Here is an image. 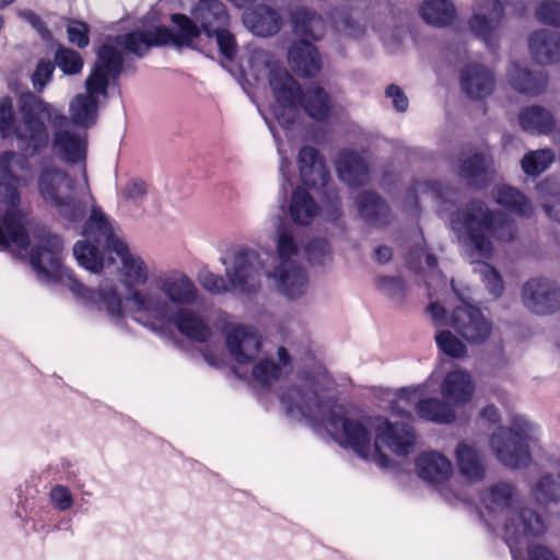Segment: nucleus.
<instances>
[{"label":"nucleus","mask_w":560,"mask_h":560,"mask_svg":"<svg viewBox=\"0 0 560 560\" xmlns=\"http://www.w3.org/2000/svg\"><path fill=\"white\" fill-rule=\"evenodd\" d=\"M415 467L417 475L422 480L434 486L443 485L453 475V464L451 459L438 451L420 453L416 459Z\"/></svg>","instance_id":"obj_22"},{"label":"nucleus","mask_w":560,"mask_h":560,"mask_svg":"<svg viewBox=\"0 0 560 560\" xmlns=\"http://www.w3.org/2000/svg\"><path fill=\"white\" fill-rule=\"evenodd\" d=\"M277 258L273 268L267 272L276 290L290 300L302 298L308 290V277L299 261L300 246L294 229L281 224L276 232Z\"/></svg>","instance_id":"obj_11"},{"label":"nucleus","mask_w":560,"mask_h":560,"mask_svg":"<svg viewBox=\"0 0 560 560\" xmlns=\"http://www.w3.org/2000/svg\"><path fill=\"white\" fill-rule=\"evenodd\" d=\"M332 380L318 365L311 374L299 375L296 383L283 390L279 399L288 415L325 430L341 446L381 467L389 465L383 448L398 456L413 451L416 434L411 425L382 416L352 418L343 406L332 400Z\"/></svg>","instance_id":"obj_2"},{"label":"nucleus","mask_w":560,"mask_h":560,"mask_svg":"<svg viewBox=\"0 0 560 560\" xmlns=\"http://www.w3.org/2000/svg\"><path fill=\"white\" fill-rule=\"evenodd\" d=\"M203 357H205V360H206L210 365L217 366V365L219 364V361H220L219 359L213 358V357H211V355H210V354H208V353H205V354H203Z\"/></svg>","instance_id":"obj_62"},{"label":"nucleus","mask_w":560,"mask_h":560,"mask_svg":"<svg viewBox=\"0 0 560 560\" xmlns=\"http://www.w3.org/2000/svg\"><path fill=\"white\" fill-rule=\"evenodd\" d=\"M522 302L536 314H552L560 308V287L547 278H532L522 288Z\"/></svg>","instance_id":"obj_20"},{"label":"nucleus","mask_w":560,"mask_h":560,"mask_svg":"<svg viewBox=\"0 0 560 560\" xmlns=\"http://www.w3.org/2000/svg\"><path fill=\"white\" fill-rule=\"evenodd\" d=\"M539 200L546 214L560 223V190L556 191L550 182H542L537 186Z\"/></svg>","instance_id":"obj_43"},{"label":"nucleus","mask_w":560,"mask_h":560,"mask_svg":"<svg viewBox=\"0 0 560 560\" xmlns=\"http://www.w3.org/2000/svg\"><path fill=\"white\" fill-rule=\"evenodd\" d=\"M173 28L153 26L147 31H135L115 38V43L126 50L142 56L151 46L173 45L177 48H199L201 31L196 23L184 14H173Z\"/></svg>","instance_id":"obj_14"},{"label":"nucleus","mask_w":560,"mask_h":560,"mask_svg":"<svg viewBox=\"0 0 560 560\" xmlns=\"http://www.w3.org/2000/svg\"><path fill=\"white\" fill-rule=\"evenodd\" d=\"M377 285L383 293L393 300H400L405 292L402 280L396 277H381L377 280Z\"/></svg>","instance_id":"obj_55"},{"label":"nucleus","mask_w":560,"mask_h":560,"mask_svg":"<svg viewBox=\"0 0 560 560\" xmlns=\"http://www.w3.org/2000/svg\"><path fill=\"white\" fill-rule=\"evenodd\" d=\"M150 199L154 200V195L142 179H130L118 189V206L125 210L141 208L143 211H152L145 206Z\"/></svg>","instance_id":"obj_32"},{"label":"nucleus","mask_w":560,"mask_h":560,"mask_svg":"<svg viewBox=\"0 0 560 560\" xmlns=\"http://www.w3.org/2000/svg\"><path fill=\"white\" fill-rule=\"evenodd\" d=\"M3 25H4V21L2 18H0V30L3 27Z\"/></svg>","instance_id":"obj_64"},{"label":"nucleus","mask_w":560,"mask_h":560,"mask_svg":"<svg viewBox=\"0 0 560 560\" xmlns=\"http://www.w3.org/2000/svg\"><path fill=\"white\" fill-rule=\"evenodd\" d=\"M424 394L422 386L401 388L392 401L394 415L410 419L412 411L417 412V405Z\"/></svg>","instance_id":"obj_41"},{"label":"nucleus","mask_w":560,"mask_h":560,"mask_svg":"<svg viewBox=\"0 0 560 560\" xmlns=\"http://www.w3.org/2000/svg\"><path fill=\"white\" fill-rule=\"evenodd\" d=\"M535 16L538 21L560 27V0H542L535 8Z\"/></svg>","instance_id":"obj_47"},{"label":"nucleus","mask_w":560,"mask_h":560,"mask_svg":"<svg viewBox=\"0 0 560 560\" xmlns=\"http://www.w3.org/2000/svg\"><path fill=\"white\" fill-rule=\"evenodd\" d=\"M305 252L312 264L326 265L330 261V248L328 243L323 238H316L310 242Z\"/></svg>","instance_id":"obj_50"},{"label":"nucleus","mask_w":560,"mask_h":560,"mask_svg":"<svg viewBox=\"0 0 560 560\" xmlns=\"http://www.w3.org/2000/svg\"><path fill=\"white\" fill-rule=\"evenodd\" d=\"M435 341L440 350L448 357L462 358L466 355V346L450 330L438 331Z\"/></svg>","instance_id":"obj_45"},{"label":"nucleus","mask_w":560,"mask_h":560,"mask_svg":"<svg viewBox=\"0 0 560 560\" xmlns=\"http://www.w3.org/2000/svg\"><path fill=\"white\" fill-rule=\"evenodd\" d=\"M261 115L266 121V124L268 125L269 127V130L271 131V133L273 135V138L276 140V143H277V150H278V153L280 155V167H279V171H280V174L283 178V184H282V189H285L284 187V182H289V177H288V168L290 166V161L288 160L287 158V150L284 148V143L283 141L280 139L270 117L268 116L267 113L265 112H261Z\"/></svg>","instance_id":"obj_51"},{"label":"nucleus","mask_w":560,"mask_h":560,"mask_svg":"<svg viewBox=\"0 0 560 560\" xmlns=\"http://www.w3.org/2000/svg\"><path fill=\"white\" fill-rule=\"evenodd\" d=\"M226 348L236 363V373L242 375L238 370L252 365L250 380L262 387L270 386L292 371L291 357L283 347L277 351L278 362L273 358L258 359L261 338L250 326L231 327L226 332Z\"/></svg>","instance_id":"obj_9"},{"label":"nucleus","mask_w":560,"mask_h":560,"mask_svg":"<svg viewBox=\"0 0 560 560\" xmlns=\"http://www.w3.org/2000/svg\"><path fill=\"white\" fill-rule=\"evenodd\" d=\"M448 189L443 188L436 183L421 182L408 192V200L410 201L409 210H416L419 201L433 200L446 201L448 200Z\"/></svg>","instance_id":"obj_42"},{"label":"nucleus","mask_w":560,"mask_h":560,"mask_svg":"<svg viewBox=\"0 0 560 560\" xmlns=\"http://www.w3.org/2000/svg\"><path fill=\"white\" fill-rule=\"evenodd\" d=\"M20 112L21 121L15 135L19 148L23 152L35 154L47 148L49 132L45 119H49L52 126L51 149L55 155L69 164L85 161L86 132L75 130L67 116L32 94L22 97Z\"/></svg>","instance_id":"obj_6"},{"label":"nucleus","mask_w":560,"mask_h":560,"mask_svg":"<svg viewBox=\"0 0 560 560\" xmlns=\"http://www.w3.org/2000/svg\"><path fill=\"white\" fill-rule=\"evenodd\" d=\"M422 260L430 272L435 271L438 265L436 258L432 254H429L423 246H419L410 253L408 264L413 269H423Z\"/></svg>","instance_id":"obj_53"},{"label":"nucleus","mask_w":560,"mask_h":560,"mask_svg":"<svg viewBox=\"0 0 560 560\" xmlns=\"http://www.w3.org/2000/svg\"><path fill=\"white\" fill-rule=\"evenodd\" d=\"M21 121V119L19 120ZM14 112L12 101L10 98L0 100V135L3 138H8L11 135H15V129L20 122L13 126Z\"/></svg>","instance_id":"obj_48"},{"label":"nucleus","mask_w":560,"mask_h":560,"mask_svg":"<svg viewBox=\"0 0 560 560\" xmlns=\"http://www.w3.org/2000/svg\"><path fill=\"white\" fill-rule=\"evenodd\" d=\"M98 60L86 79V94H78L69 105L71 121L75 126L89 128L97 117V96L105 95L109 80L121 71L122 57L113 43H105L98 50Z\"/></svg>","instance_id":"obj_10"},{"label":"nucleus","mask_w":560,"mask_h":560,"mask_svg":"<svg viewBox=\"0 0 560 560\" xmlns=\"http://www.w3.org/2000/svg\"><path fill=\"white\" fill-rule=\"evenodd\" d=\"M230 285L241 291L258 287L264 262L259 254L249 248H240L229 258L222 259Z\"/></svg>","instance_id":"obj_19"},{"label":"nucleus","mask_w":560,"mask_h":560,"mask_svg":"<svg viewBox=\"0 0 560 560\" xmlns=\"http://www.w3.org/2000/svg\"><path fill=\"white\" fill-rule=\"evenodd\" d=\"M493 199L497 203L509 209L518 215H529L533 212V206L529 200L518 190L510 186H498L493 190Z\"/></svg>","instance_id":"obj_37"},{"label":"nucleus","mask_w":560,"mask_h":560,"mask_svg":"<svg viewBox=\"0 0 560 560\" xmlns=\"http://www.w3.org/2000/svg\"><path fill=\"white\" fill-rule=\"evenodd\" d=\"M243 21L246 27L258 36L273 35L281 26L279 13L267 5H258L245 12Z\"/></svg>","instance_id":"obj_31"},{"label":"nucleus","mask_w":560,"mask_h":560,"mask_svg":"<svg viewBox=\"0 0 560 560\" xmlns=\"http://www.w3.org/2000/svg\"><path fill=\"white\" fill-rule=\"evenodd\" d=\"M419 14L425 23L443 27L454 21L456 10L450 0H423L419 7Z\"/></svg>","instance_id":"obj_34"},{"label":"nucleus","mask_w":560,"mask_h":560,"mask_svg":"<svg viewBox=\"0 0 560 560\" xmlns=\"http://www.w3.org/2000/svg\"><path fill=\"white\" fill-rule=\"evenodd\" d=\"M456 464L460 476L469 482H479L486 476V465L480 452L467 441H460L455 448Z\"/></svg>","instance_id":"obj_26"},{"label":"nucleus","mask_w":560,"mask_h":560,"mask_svg":"<svg viewBox=\"0 0 560 560\" xmlns=\"http://www.w3.org/2000/svg\"><path fill=\"white\" fill-rule=\"evenodd\" d=\"M36 188L43 202L61 220L69 223L86 218L82 235L90 238L94 229L106 218L93 197L85 170L82 184L52 162H43L36 173Z\"/></svg>","instance_id":"obj_7"},{"label":"nucleus","mask_w":560,"mask_h":560,"mask_svg":"<svg viewBox=\"0 0 560 560\" xmlns=\"http://www.w3.org/2000/svg\"><path fill=\"white\" fill-rule=\"evenodd\" d=\"M205 16L206 20L209 22L211 30L207 31L206 27L200 22H197L196 20L195 22L200 24L206 37L210 40H213L217 44L222 56L231 60L235 55L236 44L233 35L225 30V26L228 25L229 22V15L226 14V19L222 23H219L217 21L214 22L213 15L210 12L206 11Z\"/></svg>","instance_id":"obj_35"},{"label":"nucleus","mask_w":560,"mask_h":560,"mask_svg":"<svg viewBox=\"0 0 560 560\" xmlns=\"http://www.w3.org/2000/svg\"><path fill=\"white\" fill-rule=\"evenodd\" d=\"M319 212L320 208L305 188L293 189L288 200L287 213L294 224L308 225Z\"/></svg>","instance_id":"obj_29"},{"label":"nucleus","mask_w":560,"mask_h":560,"mask_svg":"<svg viewBox=\"0 0 560 560\" xmlns=\"http://www.w3.org/2000/svg\"><path fill=\"white\" fill-rule=\"evenodd\" d=\"M21 16L27 21L34 28L37 30V32L39 34H42V36H45V34L47 33V30L44 25V23L42 22L40 18L33 11L31 10H24L21 12Z\"/></svg>","instance_id":"obj_58"},{"label":"nucleus","mask_w":560,"mask_h":560,"mask_svg":"<svg viewBox=\"0 0 560 560\" xmlns=\"http://www.w3.org/2000/svg\"><path fill=\"white\" fill-rule=\"evenodd\" d=\"M538 438L539 428L517 416L510 428L500 427L490 436L489 444L499 462L511 468H520L529 463L530 448Z\"/></svg>","instance_id":"obj_15"},{"label":"nucleus","mask_w":560,"mask_h":560,"mask_svg":"<svg viewBox=\"0 0 560 560\" xmlns=\"http://www.w3.org/2000/svg\"><path fill=\"white\" fill-rule=\"evenodd\" d=\"M452 288L460 304L454 307L450 319H447L444 307L436 302H431L428 307L431 319L438 326L450 324L470 345L486 343L494 331L492 319L482 310L468 302L470 296L460 291L454 280Z\"/></svg>","instance_id":"obj_13"},{"label":"nucleus","mask_w":560,"mask_h":560,"mask_svg":"<svg viewBox=\"0 0 560 560\" xmlns=\"http://www.w3.org/2000/svg\"><path fill=\"white\" fill-rule=\"evenodd\" d=\"M116 255L121 261V275L128 294L135 285H142L149 280V268L143 259L132 253L128 245L115 234L106 217L95 229L90 238L84 237L73 246V256L84 269L97 273L114 264Z\"/></svg>","instance_id":"obj_8"},{"label":"nucleus","mask_w":560,"mask_h":560,"mask_svg":"<svg viewBox=\"0 0 560 560\" xmlns=\"http://www.w3.org/2000/svg\"><path fill=\"white\" fill-rule=\"evenodd\" d=\"M229 1L237 8H243V7L254 2L255 0H229Z\"/></svg>","instance_id":"obj_61"},{"label":"nucleus","mask_w":560,"mask_h":560,"mask_svg":"<svg viewBox=\"0 0 560 560\" xmlns=\"http://www.w3.org/2000/svg\"><path fill=\"white\" fill-rule=\"evenodd\" d=\"M462 91L472 100L489 96L495 88L493 72L480 62H469L459 72Z\"/></svg>","instance_id":"obj_21"},{"label":"nucleus","mask_w":560,"mask_h":560,"mask_svg":"<svg viewBox=\"0 0 560 560\" xmlns=\"http://www.w3.org/2000/svg\"><path fill=\"white\" fill-rule=\"evenodd\" d=\"M392 249L387 246H378L375 249V258L382 264L387 262L392 258Z\"/></svg>","instance_id":"obj_60"},{"label":"nucleus","mask_w":560,"mask_h":560,"mask_svg":"<svg viewBox=\"0 0 560 560\" xmlns=\"http://www.w3.org/2000/svg\"><path fill=\"white\" fill-rule=\"evenodd\" d=\"M504 16L505 10L501 0H474L467 28L488 49L495 50L500 44Z\"/></svg>","instance_id":"obj_17"},{"label":"nucleus","mask_w":560,"mask_h":560,"mask_svg":"<svg viewBox=\"0 0 560 560\" xmlns=\"http://www.w3.org/2000/svg\"><path fill=\"white\" fill-rule=\"evenodd\" d=\"M451 228L464 243V256L475 264L489 292L498 298L504 284L499 272L487 262L494 252L493 238L509 241L514 236L512 223L500 212L492 211L485 202L472 200L456 211L451 219Z\"/></svg>","instance_id":"obj_5"},{"label":"nucleus","mask_w":560,"mask_h":560,"mask_svg":"<svg viewBox=\"0 0 560 560\" xmlns=\"http://www.w3.org/2000/svg\"><path fill=\"white\" fill-rule=\"evenodd\" d=\"M55 70V63L50 60H40L34 71L32 81L33 86L37 91H42L50 81Z\"/></svg>","instance_id":"obj_54"},{"label":"nucleus","mask_w":560,"mask_h":560,"mask_svg":"<svg viewBox=\"0 0 560 560\" xmlns=\"http://www.w3.org/2000/svg\"><path fill=\"white\" fill-rule=\"evenodd\" d=\"M15 0H1V5L2 7H5V5H9L11 3H13Z\"/></svg>","instance_id":"obj_63"},{"label":"nucleus","mask_w":560,"mask_h":560,"mask_svg":"<svg viewBox=\"0 0 560 560\" xmlns=\"http://www.w3.org/2000/svg\"><path fill=\"white\" fill-rule=\"evenodd\" d=\"M36 237L38 244L32 249L30 260L39 280H68L69 289L85 305L105 311L117 323L128 314L133 320L152 330H162L170 325L172 314L178 308H187L198 302L199 290L194 280L186 272L172 269L158 276L147 288L131 290L124 305L118 284L113 279L104 278L97 289L92 290L62 267V241L59 236L43 230Z\"/></svg>","instance_id":"obj_1"},{"label":"nucleus","mask_w":560,"mask_h":560,"mask_svg":"<svg viewBox=\"0 0 560 560\" xmlns=\"http://www.w3.org/2000/svg\"><path fill=\"white\" fill-rule=\"evenodd\" d=\"M241 69L248 83H261L267 79L273 96L269 114L282 129L292 131L302 124L300 105L314 120L324 121L329 117L332 103L325 90L312 85L302 93L298 81L270 51L252 48L243 60Z\"/></svg>","instance_id":"obj_3"},{"label":"nucleus","mask_w":560,"mask_h":560,"mask_svg":"<svg viewBox=\"0 0 560 560\" xmlns=\"http://www.w3.org/2000/svg\"><path fill=\"white\" fill-rule=\"evenodd\" d=\"M530 497L540 504L560 500V464L532 483Z\"/></svg>","instance_id":"obj_33"},{"label":"nucleus","mask_w":560,"mask_h":560,"mask_svg":"<svg viewBox=\"0 0 560 560\" xmlns=\"http://www.w3.org/2000/svg\"><path fill=\"white\" fill-rule=\"evenodd\" d=\"M360 214L371 224L382 225L387 222L388 207L374 192H363L357 197Z\"/></svg>","instance_id":"obj_36"},{"label":"nucleus","mask_w":560,"mask_h":560,"mask_svg":"<svg viewBox=\"0 0 560 560\" xmlns=\"http://www.w3.org/2000/svg\"><path fill=\"white\" fill-rule=\"evenodd\" d=\"M16 153L7 151L0 154V203L11 208L0 217V250L15 245L26 249L30 245L26 232V215L18 209L20 194L16 188L18 178L12 174L11 165L16 160Z\"/></svg>","instance_id":"obj_12"},{"label":"nucleus","mask_w":560,"mask_h":560,"mask_svg":"<svg viewBox=\"0 0 560 560\" xmlns=\"http://www.w3.org/2000/svg\"><path fill=\"white\" fill-rule=\"evenodd\" d=\"M529 51L540 65H551L560 61V34L540 30L528 38Z\"/></svg>","instance_id":"obj_27"},{"label":"nucleus","mask_w":560,"mask_h":560,"mask_svg":"<svg viewBox=\"0 0 560 560\" xmlns=\"http://www.w3.org/2000/svg\"><path fill=\"white\" fill-rule=\"evenodd\" d=\"M55 59L59 69L67 75L78 74L83 68L80 54L69 48H59Z\"/></svg>","instance_id":"obj_46"},{"label":"nucleus","mask_w":560,"mask_h":560,"mask_svg":"<svg viewBox=\"0 0 560 560\" xmlns=\"http://www.w3.org/2000/svg\"><path fill=\"white\" fill-rule=\"evenodd\" d=\"M291 20L294 33L304 39L292 45L288 54L289 62L299 74L314 75L320 69V59L317 50L307 39H319L324 34L325 22L320 15L306 7L294 9Z\"/></svg>","instance_id":"obj_16"},{"label":"nucleus","mask_w":560,"mask_h":560,"mask_svg":"<svg viewBox=\"0 0 560 560\" xmlns=\"http://www.w3.org/2000/svg\"><path fill=\"white\" fill-rule=\"evenodd\" d=\"M518 124L525 132L549 135L556 129L557 119L551 109L541 105H530L521 109Z\"/></svg>","instance_id":"obj_28"},{"label":"nucleus","mask_w":560,"mask_h":560,"mask_svg":"<svg viewBox=\"0 0 560 560\" xmlns=\"http://www.w3.org/2000/svg\"><path fill=\"white\" fill-rule=\"evenodd\" d=\"M49 501L54 509L65 512L74 504L71 490L65 485H56L50 489Z\"/></svg>","instance_id":"obj_49"},{"label":"nucleus","mask_w":560,"mask_h":560,"mask_svg":"<svg viewBox=\"0 0 560 560\" xmlns=\"http://www.w3.org/2000/svg\"><path fill=\"white\" fill-rule=\"evenodd\" d=\"M475 385L470 374L463 370L447 373L441 383L440 393L448 404L464 405L474 394Z\"/></svg>","instance_id":"obj_24"},{"label":"nucleus","mask_w":560,"mask_h":560,"mask_svg":"<svg viewBox=\"0 0 560 560\" xmlns=\"http://www.w3.org/2000/svg\"><path fill=\"white\" fill-rule=\"evenodd\" d=\"M199 282L205 290L217 294L226 292L232 288L230 282L228 283L222 276L208 270H205L199 275Z\"/></svg>","instance_id":"obj_52"},{"label":"nucleus","mask_w":560,"mask_h":560,"mask_svg":"<svg viewBox=\"0 0 560 560\" xmlns=\"http://www.w3.org/2000/svg\"><path fill=\"white\" fill-rule=\"evenodd\" d=\"M69 40L77 45L79 48H84L89 45V26L79 21H72L67 27Z\"/></svg>","instance_id":"obj_56"},{"label":"nucleus","mask_w":560,"mask_h":560,"mask_svg":"<svg viewBox=\"0 0 560 560\" xmlns=\"http://www.w3.org/2000/svg\"><path fill=\"white\" fill-rule=\"evenodd\" d=\"M300 176L304 185L322 190L328 199L327 208L323 209L324 218L334 221L339 217V199L329 192V174L318 151L313 147L305 145L300 150L298 156Z\"/></svg>","instance_id":"obj_18"},{"label":"nucleus","mask_w":560,"mask_h":560,"mask_svg":"<svg viewBox=\"0 0 560 560\" xmlns=\"http://www.w3.org/2000/svg\"><path fill=\"white\" fill-rule=\"evenodd\" d=\"M506 80L512 89L527 96L541 94L548 84V75L545 71H530L520 62H512L509 66Z\"/></svg>","instance_id":"obj_23"},{"label":"nucleus","mask_w":560,"mask_h":560,"mask_svg":"<svg viewBox=\"0 0 560 560\" xmlns=\"http://www.w3.org/2000/svg\"><path fill=\"white\" fill-rule=\"evenodd\" d=\"M556 160L551 149H538L528 151L521 160L523 172L528 176H538L548 170Z\"/></svg>","instance_id":"obj_40"},{"label":"nucleus","mask_w":560,"mask_h":560,"mask_svg":"<svg viewBox=\"0 0 560 560\" xmlns=\"http://www.w3.org/2000/svg\"><path fill=\"white\" fill-rule=\"evenodd\" d=\"M417 415L424 420L438 423H448L455 419L453 408L436 398H420L417 405Z\"/></svg>","instance_id":"obj_38"},{"label":"nucleus","mask_w":560,"mask_h":560,"mask_svg":"<svg viewBox=\"0 0 560 560\" xmlns=\"http://www.w3.org/2000/svg\"><path fill=\"white\" fill-rule=\"evenodd\" d=\"M170 324H173L178 331L190 340L207 342L212 340V331L203 318L195 311L178 308L172 314Z\"/></svg>","instance_id":"obj_25"},{"label":"nucleus","mask_w":560,"mask_h":560,"mask_svg":"<svg viewBox=\"0 0 560 560\" xmlns=\"http://www.w3.org/2000/svg\"><path fill=\"white\" fill-rule=\"evenodd\" d=\"M480 512L493 530L502 528L513 560H559L545 545L535 541L545 534V520L535 511L521 506V497L508 482L490 486L481 495Z\"/></svg>","instance_id":"obj_4"},{"label":"nucleus","mask_w":560,"mask_h":560,"mask_svg":"<svg viewBox=\"0 0 560 560\" xmlns=\"http://www.w3.org/2000/svg\"><path fill=\"white\" fill-rule=\"evenodd\" d=\"M336 166L339 178L350 187L363 185L368 180L366 160L358 152H340Z\"/></svg>","instance_id":"obj_30"},{"label":"nucleus","mask_w":560,"mask_h":560,"mask_svg":"<svg viewBox=\"0 0 560 560\" xmlns=\"http://www.w3.org/2000/svg\"><path fill=\"white\" fill-rule=\"evenodd\" d=\"M491 161L485 154L464 159L458 165V174L476 185H483L488 178Z\"/></svg>","instance_id":"obj_39"},{"label":"nucleus","mask_w":560,"mask_h":560,"mask_svg":"<svg viewBox=\"0 0 560 560\" xmlns=\"http://www.w3.org/2000/svg\"><path fill=\"white\" fill-rule=\"evenodd\" d=\"M385 95L387 98L392 101V106L397 112H406L409 105L408 97L406 96L405 92L395 84H392L386 88Z\"/></svg>","instance_id":"obj_57"},{"label":"nucleus","mask_w":560,"mask_h":560,"mask_svg":"<svg viewBox=\"0 0 560 560\" xmlns=\"http://www.w3.org/2000/svg\"><path fill=\"white\" fill-rule=\"evenodd\" d=\"M206 11L213 15L214 22L222 23L226 19V9L222 2L218 0H199V3L194 8L191 14L194 20L200 22L207 31L211 28L205 16Z\"/></svg>","instance_id":"obj_44"},{"label":"nucleus","mask_w":560,"mask_h":560,"mask_svg":"<svg viewBox=\"0 0 560 560\" xmlns=\"http://www.w3.org/2000/svg\"><path fill=\"white\" fill-rule=\"evenodd\" d=\"M481 416L491 423H497L500 420L499 410L492 405L483 408L481 411Z\"/></svg>","instance_id":"obj_59"}]
</instances>
